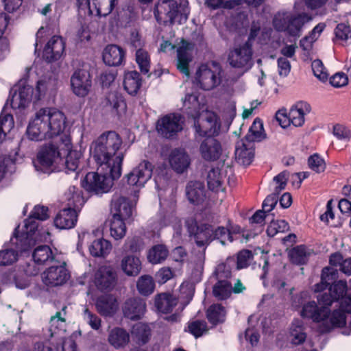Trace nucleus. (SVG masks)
Wrapping results in <instances>:
<instances>
[{
  "label": "nucleus",
  "instance_id": "obj_1",
  "mask_svg": "<svg viewBox=\"0 0 351 351\" xmlns=\"http://www.w3.org/2000/svg\"><path fill=\"white\" fill-rule=\"evenodd\" d=\"M121 144L122 139L115 131H106L90 146V154L98 169L108 170L113 179H118L121 175L123 155L118 153Z\"/></svg>",
  "mask_w": 351,
  "mask_h": 351
},
{
  "label": "nucleus",
  "instance_id": "obj_2",
  "mask_svg": "<svg viewBox=\"0 0 351 351\" xmlns=\"http://www.w3.org/2000/svg\"><path fill=\"white\" fill-rule=\"evenodd\" d=\"M111 215L108 221L110 235L115 240L121 239L126 234L125 221L132 215V201L128 197H119L112 203Z\"/></svg>",
  "mask_w": 351,
  "mask_h": 351
},
{
  "label": "nucleus",
  "instance_id": "obj_3",
  "mask_svg": "<svg viewBox=\"0 0 351 351\" xmlns=\"http://www.w3.org/2000/svg\"><path fill=\"white\" fill-rule=\"evenodd\" d=\"M154 13L158 23L172 25L176 21L179 23L186 21L189 10L186 3L178 5L174 0H162L155 5Z\"/></svg>",
  "mask_w": 351,
  "mask_h": 351
},
{
  "label": "nucleus",
  "instance_id": "obj_4",
  "mask_svg": "<svg viewBox=\"0 0 351 351\" xmlns=\"http://www.w3.org/2000/svg\"><path fill=\"white\" fill-rule=\"evenodd\" d=\"M45 119L47 124L48 138L61 142L66 149L71 147V140L69 135L63 132L66 128V117L64 113L56 108H45Z\"/></svg>",
  "mask_w": 351,
  "mask_h": 351
},
{
  "label": "nucleus",
  "instance_id": "obj_5",
  "mask_svg": "<svg viewBox=\"0 0 351 351\" xmlns=\"http://www.w3.org/2000/svg\"><path fill=\"white\" fill-rule=\"evenodd\" d=\"M62 150L67 151L61 142L51 141L44 145L37 154V164L35 167L44 173H49L57 165L63 161Z\"/></svg>",
  "mask_w": 351,
  "mask_h": 351
},
{
  "label": "nucleus",
  "instance_id": "obj_6",
  "mask_svg": "<svg viewBox=\"0 0 351 351\" xmlns=\"http://www.w3.org/2000/svg\"><path fill=\"white\" fill-rule=\"evenodd\" d=\"M311 20V16L306 13L293 15L289 12H279L275 15L273 24L278 31L287 32L291 36H300L303 26Z\"/></svg>",
  "mask_w": 351,
  "mask_h": 351
},
{
  "label": "nucleus",
  "instance_id": "obj_7",
  "mask_svg": "<svg viewBox=\"0 0 351 351\" xmlns=\"http://www.w3.org/2000/svg\"><path fill=\"white\" fill-rule=\"evenodd\" d=\"M47 89V82L45 80H38L35 89L29 85L19 86L14 90L11 105L13 108H25L32 101L36 104L45 95Z\"/></svg>",
  "mask_w": 351,
  "mask_h": 351
},
{
  "label": "nucleus",
  "instance_id": "obj_8",
  "mask_svg": "<svg viewBox=\"0 0 351 351\" xmlns=\"http://www.w3.org/2000/svg\"><path fill=\"white\" fill-rule=\"evenodd\" d=\"M223 69L216 63L201 65L195 73V81L204 90H210L220 85L222 81Z\"/></svg>",
  "mask_w": 351,
  "mask_h": 351
},
{
  "label": "nucleus",
  "instance_id": "obj_9",
  "mask_svg": "<svg viewBox=\"0 0 351 351\" xmlns=\"http://www.w3.org/2000/svg\"><path fill=\"white\" fill-rule=\"evenodd\" d=\"M100 172H88L82 181V186L88 192L96 195L108 193L113 185V179L109 171L98 169Z\"/></svg>",
  "mask_w": 351,
  "mask_h": 351
},
{
  "label": "nucleus",
  "instance_id": "obj_10",
  "mask_svg": "<svg viewBox=\"0 0 351 351\" xmlns=\"http://www.w3.org/2000/svg\"><path fill=\"white\" fill-rule=\"evenodd\" d=\"M311 111L310 105L304 101L297 103L292 106L289 112L285 109L280 110L276 114V120L280 126L285 128L293 125L295 127H300L304 123V117Z\"/></svg>",
  "mask_w": 351,
  "mask_h": 351
},
{
  "label": "nucleus",
  "instance_id": "obj_11",
  "mask_svg": "<svg viewBox=\"0 0 351 351\" xmlns=\"http://www.w3.org/2000/svg\"><path fill=\"white\" fill-rule=\"evenodd\" d=\"M252 55V44L247 41L230 51L228 62L232 68L244 73L249 71L254 64Z\"/></svg>",
  "mask_w": 351,
  "mask_h": 351
},
{
  "label": "nucleus",
  "instance_id": "obj_12",
  "mask_svg": "<svg viewBox=\"0 0 351 351\" xmlns=\"http://www.w3.org/2000/svg\"><path fill=\"white\" fill-rule=\"evenodd\" d=\"M220 126L217 114L210 110L202 111L194 121L195 132L200 136L217 134Z\"/></svg>",
  "mask_w": 351,
  "mask_h": 351
},
{
  "label": "nucleus",
  "instance_id": "obj_13",
  "mask_svg": "<svg viewBox=\"0 0 351 351\" xmlns=\"http://www.w3.org/2000/svg\"><path fill=\"white\" fill-rule=\"evenodd\" d=\"M118 276L116 271L110 265H102L95 274V284L101 292L111 291L117 285Z\"/></svg>",
  "mask_w": 351,
  "mask_h": 351
},
{
  "label": "nucleus",
  "instance_id": "obj_14",
  "mask_svg": "<svg viewBox=\"0 0 351 351\" xmlns=\"http://www.w3.org/2000/svg\"><path fill=\"white\" fill-rule=\"evenodd\" d=\"M183 123L181 115L169 114L158 119L156 130L161 136L169 138L182 130Z\"/></svg>",
  "mask_w": 351,
  "mask_h": 351
},
{
  "label": "nucleus",
  "instance_id": "obj_15",
  "mask_svg": "<svg viewBox=\"0 0 351 351\" xmlns=\"http://www.w3.org/2000/svg\"><path fill=\"white\" fill-rule=\"evenodd\" d=\"M45 112V108L40 109L35 117L29 122L26 134L31 141H39L48 138Z\"/></svg>",
  "mask_w": 351,
  "mask_h": 351
},
{
  "label": "nucleus",
  "instance_id": "obj_16",
  "mask_svg": "<svg viewBox=\"0 0 351 351\" xmlns=\"http://www.w3.org/2000/svg\"><path fill=\"white\" fill-rule=\"evenodd\" d=\"M71 86L75 95L85 97L92 86L91 75L86 69H77L71 77Z\"/></svg>",
  "mask_w": 351,
  "mask_h": 351
},
{
  "label": "nucleus",
  "instance_id": "obj_17",
  "mask_svg": "<svg viewBox=\"0 0 351 351\" xmlns=\"http://www.w3.org/2000/svg\"><path fill=\"white\" fill-rule=\"evenodd\" d=\"M70 278V274L63 265L51 266L43 274V281L47 286L57 287L66 282Z\"/></svg>",
  "mask_w": 351,
  "mask_h": 351
},
{
  "label": "nucleus",
  "instance_id": "obj_18",
  "mask_svg": "<svg viewBox=\"0 0 351 351\" xmlns=\"http://www.w3.org/2000/svg\"><path fill=\"white\" fill-rule=\"evenodd\" d=\"M65 49V43L62 38L59 36H53L47 42L43 52V60L51 63L59 60Z\"/></svg>",
  "mask_w": 351,
  "mask_h": 351
},
{
  "label": "nucleus",
  "instance_id": "obj_19",
  "mask_svg": "<svg viewBox=\"0 0 351 351\" xmlns=\"http://www.w3.org/2000/svg\"><path fill=\"white\" fill-rule=\"evenodd\" d=\"M191 237L198 247H206L213 241L212 224L201 223L189 228Z\"/></svg>",
  "mask_w": 351,
  "mask_h": 351
},
{
  "label": "nucleus",
  "instance_id": "obj_20",
  "mask_svg": "<svg viewBox=\"0 0 351 351\" xmlns=\"http://www.w3.org/2000/svg\"><path fill=\"white\" fill-rule=\"evenodd\" d=\"M199 152L204 160H216L222 154L221 145L217 139L209 136L201 143Z\"/></svg>",
  "mask_w": 351,
  "mask_h": 351
},
{
  "label": "nucleus",
  "instance_id": "obj_21",
  "mask_svg": "<svg viewBox=\"0 0 351 351\" xmlns=\"http://www.w3.org/2000/svg\"><path fill=\"white\" fill-rule=\"evenodd\" d=\"M347 290V283L345 280H339L329 288V293H324L318 297L319 304L329 306L332 302L342 298Z\"/></svg>",
  "mask_w": 351,
  "mask_h": 351
},
{
  "label": "nucleus",
  "instance_id": "obj_22",
  "mask_svg": "<svg viewBox=\"0 0 351 351\" xmlns=\"http://www.w3.org/2000/svg\"><path fill=\"white\" fill-rule=\"evenodd\" d=\"M144 42L138 32H133V47L138 49L136 51V62L141 72L143 74H147L150 69V56L148 52L142 49Z\"/></svg>",
  "mask_w": 351,
  "mask_h": 351
},
{
  "label": "nucleus",
  "instance_id": "obj_23",
  "mask_svg": "<svg viewBox=\"0 0 351 351\" xmlns=\"http://www.w3.org/2000/svg\"><path fill=\"white\" fill-rule=\"evenodd\" d=\"M77 213L75 208L71 207L60 210L54 218L53 223L56 228L71 229L74 228L77 221Z\"/></svg>",
  "mask_w": 351,
  "mask_h": 351
},
{
  "label": "nucleus",
  "instance_id": "obj_24",
  "mask_svg": "<svg viewBox=\"0 0 351 351\" xmlns=\"http://www.w3.org/2000/svg\"><path fill=\"white\" fill-rule=\"evenodd\" d=\"M254 157V143L247 141H241L237 143L235 149V160L240 165L247 166L250 165Z\"/></svg>",
  "mask_w": 351,
  "mask_h": 351
},
{
  "label": "nucleus",
  "instance_id": "obj_25",
  "mask_svg": "<svg viewBox=\"0 0 351 351\" xmlns=\"http://www.w3.org/2000/svg\"><path fill=\"white\" fill-rule=\"evenodd\" d=\"M125 51L117 45H108L102 53L104 62L110 66H117L125 59Z\"/></svg>",
  "mask_w": 351,
  "mask_h": 351
},
{
  "label": "nucleus",
  "instance_id": "obj_26",
  "mask_svg": "<svg viewBox=\"0 0 351 351\" xmlns=\"http://www.w3.org/2000/svg\"><path fill=\"white\" fill-rule=\"evenodd\" d=\"M169 162L174 171L182 173L189 167L190 158L184 149H174L169 154Z\"/></svg>",
  "mask_w": 351,
  "mask_h": 351
},
{
  "label": "nucleus",
  "instance_id": "obj_27",
  "mask_svg": "<svg viewBox=\"0 0 351 351\" xmlns=\"http://www.w3.org/2000/svg\"><path fill=\"white\" fill-rule=\"evenodd\" d=\"M95 306L97 312L104 317H112L117 309V300L111 295L97 298Z\"/></svg>",
  "mask_w": 351,
  "mask_h": 351
},
{
  "label": "nucleus",
  "instance_id": "obj_28",
  "mask_svg": "<svg viewBox=\"0 0 351 351\" xmlns=\"http://www.w3.org/2000/svg\"><path fill=\"white\" fill-rule=\"evenodd\" d=\"M346 323V315L340 309L334 311L330 315L327 311V315H324L320 323L322 327L321 330L322 332H328L333 327H343Z\"/></svg>",
  "mask_w": 351,
  "mask_h": 351
},
{
  "label": "nucleus",
  "instance_id": "obj_29",
  "mask_svg": "<svg viewBox=\"0 0 351 351\" xmlns=\"http://www.w3.org/2000/svg\"><path fill=\"white\" fill-rule=\"evenodd\" d=\"M177 68L186 76H189V63L191 61V46L183 41L177 49Z\"/></svg>",
  "mask_w": 351,
  "mask_h": 351
},
{
  "label": "nucleus",
  "instance_id": "obj_30",
  "mask_svg": "<svg viewBox=\"0 0 351 351\" xmlns=\"http://www.w3.org/2000/svg\"><path fill=\"white\" fill-rule=\"evenodd\" d=\"M152 329L149 325L139 322L133 326V347H141L149 341Z\"/></svg>",
  "mask_w": 351,
  "mask_h": 351
},
{
  "label": "nucleus",
  "instance_id": "obj_31",
  "mask_svg": "<svg viewBox=\"0 0 351 351\" xmlns=\"http://www.w3.org/2000/svg\"><path fill=\"white\" fill-rule=\"evenodd\" d=\"M105 106L110 108L111 112L121 117L125 114L127 105L123 97L115 93H110L106 98Z\"/></svg>",
  "mask_w": 351,
  "mask_h": 351
},
{
  "label": "nucleus",
  "instance_id": "obj_32",
  "mask_svg": "<svg viewBox=\"0 0 351 351\" xmlns=\"http://www.w3.org/2000/svg\"><path fill=\"white\" fill-rule=\"evenodd\" d=\"M327 315L326 306L318 308L314 301L309 302L304 304L301 312V315L313 319V322L321 323L324 315Z\"/></svg>",
  "mask_w": 351,
  "mask_h": 351
},
{
  "label": "nucleus",
  "instance_id": "obj_33",
  "mask_svg": "<svg viewBox=\"0 0 351 351\" xmlns=\"http://www.w3.org/2000/svg\"><path fill=\"white\" fill-rule=\"evenodd\" d=\"M314 253L313 250L304 245H298L289 252L290 261L295 265L305 264Z\"/></svg>",
  "mask_w": 351,
  "mask_h": 351
},
{
  "label": "nucleus",
  "instance_id": "obj_34",
  "mask_svg": "<svg viewBox=\"0 0 351 351\" xmlns=\"http://www.w3.org/2000/svg\"><path fill=\"white\" fill-rule=\"evenodd\" d=\"M186 193L191 202L198 204L205 197L204 185L199 181L190 182L186 186Z\"/></svg>",
  "mask_w": 351,
  "mask_h": 351
},
{
  "label": "nucleus",
  "instance_id": "obj_35",
  "mask_svg": "<svg viewBox=\"0 0 351 351\" xmlns=\"http://www.w3.org/2000/svg\"><path fill=\"white\" fill-rule=\"evenodd\" d=\"M177 304V299L170 294L161 293L155 298L156 307L162 313H171Z\"/></svg>",
  "mask_w": 351,
  "mask_h": 351
},
{
  "label": "nucleus",
  "instance_id": "obj_36",
  "mask_svg": "<svg viewBox=\"0 0 351 351\" xmlns=\"http://www.w3.org/2000/svg\"><path fill=\"white\" fill-rule=\"evenodd\" d=\"M289 338L291 343L294 345L301 344L305 341L306 334L304 332V328L302 321L295 320L293 322L289 329Z\"/></svg>",
  "mask_w": 351,
  "mask_h": 351
},
{
  "label": "nucleus",
  "instance_id": "obj_37",
  "mask_svg": "<svg viewBox=\"0 0 351 351\" xmlns=\"http://www.w3.org/2000/svg\"><path fill=\"white\" fill-rule=\"evenodd\" d=\"M129 340V334L126 330L120 328L112 330L108 336L109 343L117 349L124 347Z\"/></svg>",
  "mask_w": 351,
  "mask_h": 351
},
{
  "label": "nucleus",
  "instance_id": "obj_38",
  "mask_svg": "<svg viewBox=\"0 0 351 351\" xmlns=\"http://www.w3.org/2000/svg\"><path fill=\"white\" fill-rule=\"evenodd\" d=\"M33 260L40 265H44L54 259V255L50 247L40 245L36 247L32 252Z\"/></svg>",
  "mask_w": 351,
  "mask_h": 351
},
{
  "label": "nucleus",
  "instance_id": "obj_39",
  "mask_svg": "<svg viewBox=\"0 0 351 351\" xmlns=\"http://www.w3.org/2000/svg\"><path fill=\"white\" fill-rule=\"evenodd\" d=\"M111 249V243L104 239L95 240L89 247L90 254L95 257H104L110 253Z\"/></svg>",
  "mask_w": 351,
  "mask_h": 351
},
{
  "label": "nucleus",
  "instance_id": "obj_40",
  "mask_svg": "<svg viewBox=\"0 0 351 351\" xmlns=\"http://www.w3.org/2000/svg\"><path fill=\"white\" fill-rule=\"evenodd\" d=\"M117 3L118 0H92V5L99 16L110 14Z\"/></svg>",
  "mask_w": 351,
  "mask_h": 351
},
{
  "label": "nucleus",
  "instance_id": "obj_41",
  "mask_svg": "<svg viewBox=\"0 0 351 351\" xmlns=\"http://www.w3.org/2000/svg\"><path fill=\"white\" fill-rule=\"evenodd\" d=\"M226 178L224 172L219 167L212 168L207 176L208 186L211 190H218Z\"/></svg>",
  "mask_w": 351,
  "mask_h": 351
},
{
  "label": "nucleus",
  "instance_id": "obj_42",
  "mask_svg": "<svg viewBox=\"0 0 351 351\" xmlns=\"http://www.w3.org/2000/svg\"><path fill=\"white\" fill-rule=\"evenodd\" d=\"M169 250L164 245H156L149 250L147 258L152 264H158L168 256Z\"/></svg>",
  "mask_w": 351,
  "mask_h": 351
},
{
  "label": "nucleus",
  "instance_id": "obj_43",
  "mask_svg": "<svg viewBox=\"0 0 351 351\" xmlns=\"http://www.w3.org/2000/svg\"><path fill=\"white\" fill-rule=\"evenodd\" d=\"M14 234H16V232H14ZM15 236L16 239V250H15L18 252V254H25L26 252L32 250L33 247H34L36 245V239L33 238L32 235L26 234L25 237L21 236L19 238L17 235Z\"/></svg>",
  "mask_w": 351,
  "mask_h": 351
},
{
  "label": "nucleus",
  "instance_id": "obj_44",
  "mask_svg": "<svg viewBox=\"0 0 351 351\" xmlns=\"http://www.w3.org/2000/svg\"><path fill=\"white\" fill-rule=\"evenodd\" d=\"M71 147L67 151L68 152L65 159L63 158V161L60 162V164H64L66 169V173L75 171L79 166L80 159L81 154L75 150H71Z\"/></svg>",
  "mask_w": 351,
  "mask_h": 351
},
{
  "label": "nucleus",
  "instance_id": "obj_45",
  "mask_svg": "<svg viewBox=\"0 0 351 351\" xmlns=\"http://www.w3.org/2000/svg\"><path fill=\"white\" fill-rule=\"evenodd\" d=\"M207 318L213 324L223 322L226 317V311L221 304H213L207 310Z\"/></svg>",
  "mask_w": 351,
  "mask_h": 351
},
{
  "label": "nucleus",
  "instance_id": "obj_46",
  "mask_svg": "<svg viewBox=\"0 0 351 351\" xmlns=\"http://www.w3.org/2000/svg\"><path fill=\"white\" fill-rule=\"evenodd\" d=\"M117 25L126 27L130 25L132 21V5L130 3L122 5L117 10Z\"/></svg>",
  "mask_w": 351,
  "mask_h": 351
},
{
  "label": "nucleus",
  "instance_id": "obj_47",
  "mask_svg": "<svg viewBox=\"0 0 351 351\" xmlns=\"http://www.w3.org/2000/svg\"><path fill=\"white\" fill-rule=\"evenodd\" d=\"M232 291V285L228 280H218L213 286V295L218 300H225L228 298Z\"/></svg>",
  "mask_w": 351,
  "mask_h": 351
},
{
  "label": "nucleus",
  "instance_id": "obj_48",
  "mask_svg": "<svg viewBox=\"0 0 351 351\" xmlns=\"http://www.w3.org/2000/svg\"><path fill=\"white\" fill-rule=\"evenodd\" d=\"M152 165L147 161H143L137 167L135 175L139 186H143L152 176Z\"/></svg>",
  "mask_w": 351,
  "mask_h": 351
},
{
  "label": "nucleus",
  "instance_id": "obj_49",
  "mask_svg": "<svg viewBox=\"0 0 351 351\" xmlns=\"http://www.w3.org/2000/svg\"><path fill=\"white\" fill-rule=\"evenodd\" d=\"M136 287L141 295H148L153 293L155 283L152 276L144 275L137 281Z\"/></svg>",
  "mask_w": 351,
  "mask_h": 351
},
{
  "label": "nucleus",
  "instance_id": "obj_50",
  "mask_svg": "<svg viewBox=\"0 0 351 351\" xmlns=\"http://www.w3.org/2000/svg\"><path fill=\"white\" fill-rule=\"evenodd\" d=\"M338 277V271L332 267H326L322 269L321 285H317L316 291L324 289L328 285L335 281Z\"/></svg>",
  "mask_w": 351,
  "mask_h": 351
},
{
  "label": "nucleus",
  "instance_id": "obj_51",
  "mask_svg": "<svg viewBox=\"0 0 351 351\" xmlns=\"http://www.w3.org/2000/svg\"><path fill=\"white\" fill-rule=\"evenodd\" d=\"M212 230L213 241L218 240L223 245H226L227 241L231 243L234 240L233 237L231 235V232H228V229L223 226L215 227L212 225Z\"/></svg>",
  "mask_w": 351,
  "mask_h": 351
},
{
  "label": "nucleus",
  "instance_id": "obj_52",
  "mask_svg": "<svg viewBox=\"0 0 351 351\" xmlns=\"http://www.w3.org/2000/svg\"><path fill=\"white\" fill-rule=\"evenodd\" d=\"M263 125L260 119H255L246 136L247 141L253 143L263 138Z\"/></svg>",
  "mask_w": 351,
  "mask_h": 351
},
{
  "label": "nucleus",
  "instance_id": "obj_53",
  "mask_svg": "<svg viewBox=\"0 0 351 351\" xmlns=\"http://www.w3.org/2000/svg\"><path fill=\"white\" fill-rule=\"evenodd\" d=\"M19 258L18 252L12 248H6L0 250V265H11L14 263Z\"/></svg>",
  "mask_w": 351,
  "mask_h": 351
},
{
  "label": "nucleus",
  "instance_id": "obj_54",
  "mask_svg": "<svg viewBox=\"0 0 351 351\" xmlns=\"http://www.w3.org/2000/svg\"><path fill=\"white\" fill-rule=\"evenodd\" d=\"M335 35L337 39L341 41V45H349L351 44V31L350 27L346 24H339L335 29Z\"/></svg>",
  "mask_w": 351,
  "mask_h": 351
},
{
  "label": "nucleus",
  "instance_id": "obj_55",
  "mask_svg": "<svg viewBox=\"0 0 351 351\" xmlns=\"http://www.w3.org/2000/svg\"><path fill=\"white\" fill-rule=\"evenodd\" d=\"M288 180V173L282 171L273 179L270 186L273 188V193L279 195L285 189Z\"/></svg>",
  "mask_w": 351,
  "mask_h": 351
},
{
  "label": "nucleus",
  "instance_id": "obj_56",
  "mask_svg": "<svg viewBox=\"0 0 351 351\" xmlns=\"http://www.w3.org/2000/svg\"><path fill=\"white\" fill-rule=\"evenodd\" d=\"M241 0H233L225 1V0H204L205 5L213 10L219 8H232L236 5H240Z\"/></svg>",
  "mask_w": 351,
  "mask_h": 351
},
{
  "label": "nucleus",
  "instance_id": "obj_57",
  "mask_svg": "<svg viewBox=\"0 0 351 351\" xmlns=\"http://www.w3.org/2000/svg\"><path fill=\"white\" fill-rule=\"evenodd\" d=\"M289 224L285 220H273L270 222L267 232L269 237H274L278 232H285L289 230Z\"/></svg>",
  "mask_w": 351,
  "mask_h": 351
},
{
  "label": "nucleus",
  "instance_id": "obj_58",
  "mask_svg": "<svg viewBox=\"0 0 351 351\" xmlns=\"http://www.w3.org/2000/svg\"><path fill=\"white\" fill-rule=\"evenodd\" d=\"M308 164L311 170L318 173L324 171L326 169V163L324 159L318 154L310 156L308 160Z\"/></svg>",
  "mask_w": 351,
  "mask_h": 351
},
{
  "label": "nucleus",
  "instance_id": "obj_59",
  "mask_svg": "<svg viewBox=\"0 0 351 351\" xmlns=\"http://www.w3.org/2000/svg\"><path fill=\"white\" fill-rule=\"evenodd\" d=\"M215 274L217 280H228V279L231 276L229 261L228 260L226 263L219 264L216 267Z\"/></svg>",
  "mask_w": 351,
  "mask_h": 351
},
{
  "label": "nucleus",
  "instance_id": "obj_60",
  "mask_svg": "<svg viewBox=\"0 0 351 351\" xmlns=\"http://www.w3.org/2000/svg\"><path fill=\"white\" fill-rule=\"evenodd\" d=\"M189 330L195 337H199L207 330L206 323L204 321H193L189 324Z\"/></svg>",
  "mask_w": 351,
  "mask_h": 351
},
{
  "label": "nucleus",
  "instance_id": "obj_61",
  "mask_svg": "<svg viewBox=\"0 0 351 351\" xmlns=\"http://www.w3.org/2000/svg\"><path fill=\"white\" fill-rule=\"evenodd\" d=\"M312 70L315 77L321 81H325L328 78V73L323 63L319 60H315L312 62Z\"/></svg>",
  "mask_w": 351,
  "mask_h": 351
},
{
  "label": "nucleus",
  "instance_id": "obj_62",
  "mask_svg": "<svg viewBox=\"0 0 351 351\" xmlns=\"http://www.w3.org/2000/svg\"><path fill=\"white\" fill-rule=\"evenodd\" d=\"M31 217L40 221H45L49 218L48 207L36 205L31 212Z\"/></svg>",
  "mask_w": 351,
  "mask_h": 351
},
{
  "label": "nucleus",
  "instance_id": "obj_63",
  "mask_svg": "<svg viewBox=\"0 0 351 351\" xmlns=\"http://www.w3.org/2000/svg\"><path fill=\"white\" fill-rule=\"evenodd\" d=\"M146 310V304L143 299L136 298L133 301V319L141 318Z\"/></svg>",
  "mask_w": 351,
  "mask_h": 351
},
{
  "label": "nucleus",
  "instance_id": "obj_64",
  "mask_svg": "<svg viewBox=\"0 0 351 351\" xmlns=\"http://www.w3.org/2000/svg\"><path fill=\"white\" fill-rule=\"evenodd\" d=\"M252 254L250 250H242L237 256V268L243 269L247 267L252 258Z\"/></svg>",
  "mask_w": 351,
  "mask_h": 351
}]
</instances>
